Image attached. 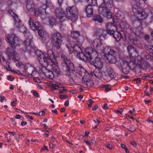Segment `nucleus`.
<instances>
[{
    "mask_svg": "<svg viewBox=\"0 0 153 153\" xmlns=\"http://www.w3.org/2000/svg\"><path fill=\"white\" fill-rule=\"evenodd\" d=\"M35 53L37 56L40 64L43 67L41 73L51 80L58 77L60 71L57 63H55L53 61L56 58L53 51L49 50L47 53H44L37 50Z\"/></svg>",
    "mask_w": 153,
    "mask_h": 153,
    "instance_id": "1",
    "label": "nucleus"
},
{
    "mask_svg": "<svg viewBox=\"0 0 153 153\" xmlns=\"http://www.w3.org/2000/svg\"><path fill=\"white\" fill-rule=\"evenodd\" d=\"M132 10L137 18V20L135 22V23L136 24H138L139 25L135 27L134 29H133L132 32L134 33L137 36L141 38L143 36V34L140 29L141 28H143L146 27V24L144 20L147 17L148 14L137 4L133 5L132 7Z\"/></svg>",
    "mask_w": 153,
    "mask_h": 153,
    "instance_id": "2",
    "label": "nucleus"
},
{
    "mask_svg": "<svg viewBox=\"0 0 153 153\" xmlns=\"http://www.w3.org/2000/svg\"><path fill=\"white\" fill-rule=\"evenodd\" d=\"M114 20H113V23L109 22L105 25V29L106 32L110 35L112 36L115 40L118 42L122 39L123 40L125 41L126 39V35L123 31L120 32L119 29L118 24L119 23Z\"/></svg>",
    "mask_w": 153,
    "mask_h": 153,
    "instance_id": "3",
    "label": "nucleus"
},
{
    "mask_svg": "<svg viewBox=\"0 0 153 153\" xmlns=\"http://www.w3.org/2000/svg\"><path fill=\"white\" fill-rule=\"evenodd\" d=\"M98 41V43L97 41V44H95L94 42L93 43L94 47L96 46L97 51H101V53L104 54L105 57L110 62H111L113 60L112 59L114 60V62H115V57L113 56L115 52L113 48L111 47L106 46L103 48V46L101 42L99 40Z\"/></svg>",
    "mask_w": 153,
    "mask_h": 153,
    "instance_id": "4",
    "label": "nucleus"
},
{
    "mask_svg": "<svg viewBox=\"0 0 153 153\" xmlns=\"http://www.w3.org/2000/svg\"><path fill=\"white\" fill-rule=\"evenodd\" d=\"M113 6L111 0H102L101 4L99 6V13L107 19H111L112 18V14L110 11Z\"/></svg>",
    "mask_w": 153,
    "mask_h": 153,
    "instance_id": "5",
    "label": "nucleus"
},
{
    "mask_svg": "<svg viewBox=\"0 0 153 153\" xmlns=\"http://www.w3.org/2000/svg\"><path fill=\"white\" fill-rule=\"evenodd\" d=\"M85 53L81 52V54L78 55V57L80 59L83 61L92 60L94 56H98L97 52L91 47L86 48L84 50Z\"/></svg>",
    "mask_w": 153,
    "mask_h": 153,
    "instance_id": "6",
    "label": "nucleus"
},
{
    "mask_svg": "<svg viewBox=\"0 0 153 153\" xmlns=\"http://www.w3.org/2000/svg\"><path fill=\"white\" fill-rule=\"evenodd\" d=\"M66 44V46L70 54L74 53L78 55L81 54L82 50L80 47V42L79 41H74L73 40L70 43L69 42Z\"/></svg>",
    "mask_w": 153,
    "mask_h": 153,
    "instance_id": "7",
    "label": "nucleus"
},
{
    "mask_svg": "<svg viewBox=\"0 0 153 153\" xmlns=\"http://www.w3.org/2000/svg\"><path fill=\"white\" fill-rule=\"evenodd\" d=\"M61 58L63 61V64L66 68V75L71 76L73 71H75L74 64L64 55H62Z\"/></svg>",
    "mask_w": 153,
    "mask_h": 153,
    "instance_id": "8",
    "label": "nucleus"
},
{
    "mask_svg": "<svg viewBox=\"0 0 153 153\" xmlns=\"http://www.w3.org/2000/svg\"><path fill=\"white\" fill-rule=\"evenodd\" d=\"M51 40L53 47H55L57 49H59L62 42V36L61 34L59 32L52 34Z\"/></svg>",
    "mask_w": 153,
    "mask_h": 153,
    "instance_id": "9",
    "label": "nucleus"
},
{
    "mask_svg": "<svg viewBox=\"0 0 153 153\" xmlns=\"http://www.w3.org/2000/svg\"><path fill=\"white\" fill-rule=\"evenodd\" d=\"M8 11L12 15L13 18L15 22V26H16L18 30L25 35V34L26 32V29L25 26L22 25L20 24L21 21L18 18L17 15L15 13L11 10H9Z\"/></svg>",
    "mask_w": 153,
    "mask_h": 153,
    "instance_id": "10",
    "label": "nucleus"
},
{
    "mask_svg": "<svg viewBox=\"0 0 153 153\" xmlns=\"http://www.w3.org/2000/svg\"><path fill=\"white\" fill-rule=\"evenodd\" d=\"M32 42V39L31 38H28L24 41L22 44L24 46L22 51L25 53L24 55L26 56L29 55L32 50L33 49L31 45Z\"/></svg>",
    "mask_w": 153,
    "mask_h": 153,
    "instance_id": "11",
    "label": "nucleus"
},
{
    "mask_svg": "<svg viewBox=\"0 0 153 153\" xmlns=\"http://www.w3.org/2000/svg\"><path fill=\"white\" fill-rule=\"evenodd\" d=\"M55 13L56 17L61 22L66 21L68 19L65 12L62 7L57 8L55 10Z\"/></svg>",
    "mask_w": 153,
    "mask_h": 153,
    "instance_id": "12",
    "label": "nucleus"
},
{
    "mask_svg": "<svg viewBox=\"0 0 153 153\" xmlns=\"http://www.w3.org/2000/svg\"><path fill=\"white\" fill-rule=\"evenodd\" d=\"M7 39L9 43L11 45L12 48H16L19 45V39L15 34L7 35Z\"/></svg>",
    "mask_w": 153,
    "mask_h": 153,
    "instance_id": "13",
    "label": "nucleus"
},
{
    "mask_svg": "<svg viewBox=\"0 0 153 153\" xmlns=\"http://www.w3.org/2000/svg\"><path fill=\"white\" fill-rule=\"evenodd\" d=\"M127 50L131 58H134L135 60H137L138 61L141 60V56L138 55L137 51L132 46L128 45Z\"/></svg>",
    "mask_w": 153,
    "mask_h": 153,
    "instance_id": "14",
    "label": "nucleus"
},
{
    "mask_svg": "<svg viewBox=\"0 0 153 153\" xmlns=\"http://www.w3.org/2000/svg\"><path fill=\"white\" fill-rule=\"evenodd\" d=\"M119 29L120 31H123L125 33V32L127 34L131 33L133 29L131 26L126 22L122 21L120 24L119 25Z\"/></svg>",
    "mask_w": 153,
    "mask_h": 153,
    "instance_id": "15",
    "label": "nucleus"
},
{
    "mask_svg": "<svg viewBox=\"0 0 153 153\" xmlns=\"http://www.w3.org/2000/svg\"><path fill=\"white\" fill-rule=\"evenodd\" d=\"M76 73L77 74L79 75V76H83L82 81L87 85L88 80L84 78V75L87 73H88L87 71L82 67L81 65L78 66L76 69Z\"/></svg>",
    "mask_w": 153,
    "mask_h": 153,
    "instance_id": "16",
    "label": "nucleus"
},
{
    "mask_svg": "<svg viewBox=\"0 0 153 153\" xmlns=\"http://www.w3.org/2000/svg\"><path fill=\"white\" fill-rule=\"evenodd\" d=\"M28 22L30 28L33 31L38 30L39 28H41L42 25L41 24L37 22H34L31 18H30Z\"/></svg>",
    "mask_w": 153,
    "mask_h": 153,
    "instance_id": "17",
    "label": "nucleus"
},
{
    "mask_svg": "<svg viewBox=\"0 0 153 153\" xmlns=\"http://www.w3.org/2000/svg\"><path fill=\"white\" fill-rule=\"evenodd\" d=\"M85 11L86 17L89 18H91L93 15L94 11V8L93 6L90 4H88L85 8Z\"/></svg>",
    "mask_w": 153,
    "mask_h": 153,
    "instance_id": "18",
    "label": "nucleus"
},
{
    "mask_svg": "<svg viewBox=\"0 0 153 153\" xmlns=\"http://www.w3.org/2000/svg\"><path fill=\"white\" fill-rule=\"evenodd\" d=\"M66 13L69 12L73 17H75L78 13L76 7L74 6L68 7L66 8Z\"/></svg>",
    "mask_w": 153,
    "mask_h": 153,
    "instance_id": "19",
    "label": "nucleus"
},
{
    "mask_svg": "<svg viewBox=\"0 0 153 153\" xmlns=\"http://www.w3.org/2000/svg\"><path fill=\"white\" fill-rule=\"evenodd\" d=\"M96 57L92 61V63L94 66L96 68H102L103 64L102 63L100 59L98 56H95Z\"/></svg>",
    "mask_w": 153,
    "mask_h": 153,
    "instance_id": "20",
    "label": "nucleus"
},
{
    "mask_svg": "<svg viewBox=\"0 0 153 153\" xmlns=\"http://www.w3.org/2000/svg\"><path fill=\"white\" fill-rule=\"evenodd\" d=\"M34 69V67L33 66H31L27 68H25L24 70L22 71V73H21V75L23 76H30V75L32 71H33Z\"/></svg>",
    "mask_w": 153,
    "mask_h": 153,
    "instance_id": "21",
    "label": "nucleus"
},
{
    "mask_svg": "<svg viewBox=\"0 0 153 153\" xmlns=\"http://www.w3.org/2000/svg\"><path fill=\"white\" fill-rule=\"evenodd\" d=\"M122 71L124 74H127L129 72L128 62L126 61H122L120 63Z\"/></svg>",
    "mask_w": 153,
    "mask_h": 153,
    "instance_id": "22",
    "label": "nucleus"
},
{
    "mask_svg": "<svg viewBox=\"0 0 153 153\" xmlns=\"http://www.w3.org/2000/svg\"><path fill=\"white\" fill-rule=\"evenodd\" d=\"M130 40L133 44L139 48H143L142 43L136 37H133L132 39H130Z\"/></svg>",
    "mask_w": 153,
    "mask_h": 153,
    "instance_id": "23",
    "label": "nucleus"
},
{
    "mask_svg": "<svg viewBox=\"0 0 153 153\" xmlns=\"http://www.w3.org/2000/svg\"><path fill=\"white\" fill-rule=\"evenodd\" d=\"M26 7L28 11L32 12L35 7V4L32 0H27Z\"/></svg>",
    "mask_w": 153,
    "mask_h": 153,
    "instance_id": "24",
    "label": "nucleus"
},
{
    "mask_svg": "<svg viewBox=\"0 0 153 153\" xmlns=\"http://www.w3.org/2000/svg\"><path fill=\"white\" fill-rule=\"evenodd\" d=\"M104 32H105V31L99 28H96L94 30L95 34L99 36H102L103 37H105L106 35L105 33H104Z\"/></svg>",
    "mask_w": 153,
    "mask_h": 153,
    "instance_id": "25",
    "label": "nucleus"
},
{
    "mask_svg": "<svg viewBox=\"0 0 153 153\" xmlns=\"http://www.w3.org/2000/svg\"><path fill=\"white\" fill-rule=\"evenodd\" d=\"M102 68H96L94 71V75L97 78L100 79L102 77V74L101 69Z\"/></svg>",
    "mask_w": 153,
    "mask_h": 153,
    "instance_id": "26",
    "label": "nucleus"
},
{
    "mask_svg": "<svg viewBox=\"0 0 153 153\" xmlns=\"http://www.w3.org/2000/svg\"><path fill=\"white\" fill-rule=\"evenodd\" d=\"M15 48H12L11 47L10 48H8L7 49L6 53L10 58L16 53Z\"/></svg>",
    "mask_w": 153,
    "mask_h": 153,
    "instance_id": "27",
    "label": "nucleus"
},
{
    "mask_svg": "<svg viewBox=\"0 0 153 153\" xmlns=\"http://www.w3.org/2000/svg\"><path fill=\"white\" fill-rule=\"evenodd\" d=\"M80 35L79 31H73L71 32V36L73 38L74 41H79L78 37Z\"/></svg>",
    "mask_w": 153,
    "mask_h": 153,
    "instance_id": "28",
    "label": "nucleus"
},
{
    "mask_svg": "<svg viewBox=\"0 0 153 153\" xmlns=\"http://www.w3.org/2000/svg\"><path fill=\"white\" fill-rule=\"evenodd\" d=\"M108 76L111 78H115L116 76L115 73L114 72L113 70L111 68H109L107 70Z\"/></svg>",
    "mask_w": 153,
    "mask_h": 153,
    "instance_id": "29",
    "label": "nucleus"
},
{
    "mask_svg": "<svg viewBox=\"0 0 153 153\" xmlns=\"http://www.w3.org/2000/svg\"><path fill=\"white\" fill-rule=\"evenodd\" d=\"M93 19L94 21L100 23H102L103 21L102 18L99 15H95L93 18Z\"/></svg>",
    "mask_w": 153,
    "mask_h": 153,
    "instance_id": "30",
    "label": "nucleus"
},
{
    "mask_svg": "<svg viewBox=\"0 0 153 153\" xmlns=\"http://www.w3.org/2000/svg\"><path fill=\"white\" fill-rule=\"evenodd\" d=\"M43 5H45L46 7L52 9L53 7V5L51 0H46L45 4H42Z\"/></svg>",
    "mask_w": 153,
    "mask_h": 153,
    "instance_id": "31",
    "label": "nucleus"
},
{
    "mask_svg": "<svg viewBox=\"0 0 153 153\" xmlns=\"http://www.w3.org/2000/svg\"><path fill=\"white\" fill-rule=\"evenodd\" d=\"M42 6H40L39 7V11L40 13L42 15H44L46 14V9L47 8L46 7L45 5H43V4H42Z\"/></svg>",
    "mask_w": 153,
    "mask_h": 153,
    "instance_id": "32",
    "label": "nucleus"
},
{
    "mask_svg": "<svg viewBox=\"0 0 153 153\" xmlns=\"http://www.w3.org/2000/svg\"><path fill=\"white\" fill-rule=\"evenodd\" d=\"M146 48L149 52L150 55L153 56V45L152 46H146Z\"/></svg>",
    "mask_w": 153,
    "mask_h": 153,
    "instance_id": "33",
    "label": "nucleus"
},
{
    "mask_svg": "<svg viewBox=\"0 0 153 153\" xmlns=\"http://www.w3.org/2000/svg\"><path fill=\"white\" fill-rule=\"evenodd\" d=\"M10 58L12 59L14 61L16 62L19 60L20 57L19 54L16 52Z\"/></svg>",
    "mask_w": 153,
    "mask_h": 153,
    "instance_id": "34",
    "label": "nucleus"
},
{
    "mask_svg": "<svg viewBox=\"0 0 153 153\" xmlns=\"http://www.w3.org/2000/svg\"><path fill=\"white\" fill-rule=\"evenodd\" d=\"M129 71H130V69L134 70L136 67V63L133 62H131L129 63L128 62Z\"/></svg>",
    "mask_w": 153,
    "mask_h": 153,
    "instance_id": "35",
    "label": "nucleus"
},
{
    "mask_svg": "<svg viewBox=\"0 0 153 153\" xmlns=\"http://www.w3.org/2000/svg\"><path fill=\"white\" fill-rule=\"evenodd\" d=\"M49 22L50 25L52 27L56 23L55 19L53 18H51L49 19Z\"/></svg>",
    "mask_w": 153,
    "mask_h": 153,
    "instance_id": "36",
    "label": "nucleus"
},
{
    "mask_svg": "<svg viewBox=\"0 0 153 153\" xmlns=\"http://www.w3.org/2000/svg\"><path fill=\"white\" fill-rule=\"evenodd\" d=\"M33 13L36 16H37L39 14L40 12L39 9L34 8L33 10Z\"/></svg>",
    "mask_w": 153,
    "mask_h": 153,
    "instance_id": "37",
    "label": "nucleus"
},
{
    "mask_svg": "<svg viewBox=\"0 0 153 153\" xmlns=\"http://www.w3.org/2000/svg\"><path fill=\"white\" fill-rule=\"evenodd\" d=\"M120 145L121 148L124 149L126 153H129V152L128 150L125 145L123 144H121Z\"/></svg>",
    "mask_w": 153,
    "mask_h": 153,
    "instance_id": "38",
    "label": "nucleus"
},
{
    "mask_svg": "<svg viewBox=\"0 0 153 153\" xmlns=\"http://www.w3.org/2000/svg\"><path fill=\"white\" fill-rule=\"evenodd\" d=\"M41 28H39L38 30V34L40 36V37L43 38L44 37V31L41 30Z\"/></svg>",
    "mask_w": 153,
    "mask_h": 153,
    "instance_id": "39",
    "label": "nucleus"
},
{
    "mask_svg": "<svg viewBox=\"0 0 153 153\" xmlns=\"http://www.w3.org/2000/svg\"><path fill=\"white\" fill-rule=\"evenodd\" d=\"M127 129L131 132H134L136 130V128L133 125L130 126L128 128H127Z\"/></svg>",
    "mask_w": 153,
    "mask_h": 153,
    "instance_id": "40",
    "label": "nucleus"
},
{
    "mask_svg": "<svg viewBox=\"0 0 153 153\" xmlns=\"http://www.w3.org/2000/svg\"><path fill=\"white\" fill-rule=\"evenodd\" d=\"M123 111V108H121L119 110H117L114 111V112L118 115L121 114Z\"/></svg>",
    "mask_w": 153,
    "mask_h": 153,
    "instance_id": "41",
    "label": "nucleus"
},
{
    "mask_svg": "<svg viewBox=\"0 0 153 153\" xmlns=\"http://www.w3.org/2000/svg\"><path fill=\"white\" fill-rule=\"evenodd\" d=\"M22 113L24 115H25L26 117L27 118H28V117H29L30 119L31 120H33V117L32 116H30L29 115H27L28 113L27 112H25L24 111H22Z\"/></svg>",
    "mask_w": 153,
    "mask_h": 153,
    "instance_id": "42",
    "label": "nucleus"
},
{
    "mask_svg": "<svg viewBox=\"0 0 153 153\" xmlns=\"http://www.w3.org/2000/svg\"><path fill=\"white\" fill-rule=\"evenodd\" d=\"M51 87L52 90H55L57 89L56 87H59V85L53 84L51 85Z\"/></svg>",
    "mask_w": 153,
    "mask_h": 153,
    "instance_id": "43",
    "label": "nucleus"
},
{
    "mask_svg": "<svg viewBox=\"0 0 153 153\" xmlns=\"http://www.w3.org/2000/svg\"><path fill=\"white\" fill-rule=\"evenodd\" d=\"M49 147L50 148L53 149L56 146V144H54L53 142L49 143Z\"/></svg>",
    "mask_w": 153,
    "mask_h": 153,
    "instance_id": "44",
    "label": "nucleus"
},
{
    "mask_svg": "<svg viewBox=\"0 0 153 153\" xmlns=\"http://www.w3.org/2000/svg\"><path fill=\"white\" fill-rule=\"evenodd\" d=\"M33 95L36 97L39 98L40 96L38 93V92L36 91H34L33 92Z\"/></svg>",
    "mask_w": 153,
    "mask_h": 153,
    "instance_id": "45",
    "label": "nucleus"
},
{
    "mask_svg": "<svg viewBox=\"0 0 153 153\" xmlns=\"http://www.w3.org/2000/svg\"><path fill=\"white\" fill-rule=\"evenodd\" d=\"M37 73L36 69L34 68V69L33 70V71H32L31 73L30 74V77H31L32 76H34L36 75V74Z\"/></svg>",
    "mask_w": 153,
    "mask_h": 153,
    "instance_id": "46",
    "label": "nucleus"
},
{
    "mask_svg": "<svg viewBox=\"0 0 153 153\" xmlns=\"http://www.w3.org/2000/svg\"><path fill=\"white\" fill-rule=\"evenodd\" d=\"M103 87L105 88V90L106 91H109L111 90V87L109 86L105 85L103 86Z\"/></svg>",
    "mask_w": 153,
    "mask_h": 153,
    "instance_id": "47",
    "label": "nucleus"
},
{
    "mask_svg": "<svg viewBox=\"0 0 153 153\" xmlns=\"http://www.w3.org/2000/svg\"><path fill=\"white\" fill-rule=\"evenodd\" d=\"M7 79L11 81H13L14 79V77L12 76L9 75L7 76Z\"/></svg>",
    "mask_w": 153,
    "mask_h": 153,
    "instance_id": "48",
    "label": "nucleus"
},
{
    "mask_svg": "<svg viewBox=\"0 0 153 153\" xmlns=\"http://www.w3.org/2000/svg\"><path fill=\"white\" fill-rule=\"evenodd\" d=\"M87 2H88L90 0H85ZM92 5L95 6L97 4V0H91Z\"/></svg>",
    "mask_w": 153,
    "mask_h": 153,
    "instance_id": "49",
    "label": "nucleus"
},
{
    "mask_svg": "<svg viewBox=\"0 0 153 153\" xmlns=\"http://www.w3.org/2000/svg\"><path fill=\"white\" fill-rule=\"evenodd\" d=\"M107 147L109 149H112L113 146L111 144L108 143L106 144Z\"/></svg>",
    "mask_w": 153,
    "mask_h": 153,
    "instance_id": "50",
    "label": "nucleus"
},
{
    "mask_svg": "<svg viewBox=\"0 0 153 153\" xmlns=\"http://www.w3.org/2000/svg\"><path fill=\"white\" fill-rule=\"evenodd\" d=\"M84 141L88 146H91V143L90 141L87 140L86 139H85L84 140Z\"/></svg>",
    "mask_w": 153,
    "mask_h": 153,
    "instance_id": "51",
    "label": "nucleus"
},
{
    "mask_svg": "<svg viewBox=\"0 0 153 153\" xmlns=\"http://www.w3.org/2000/svg\"><path fill=\"white\" fill-rule=\"evenodd\" d=\"M59 97L61 99H65L67 98V96L66 95L61 94L59 95Z\"/></svg>",
    "mask_w": 153,
    "mask_h": 153,
    "instance_id": "52",
    "label": "nucleus"
},
{
    "mask_svg": "<svg viewBox=\"0 0 153 153\" xmlns=\"http://www.w3.org/2000/svg\"><path fill=\"white\" fill-rule=\"evenodd\" d=\"M130 144L134 147H135L137 146L136 142L134 141H132L130 142Z\"/></svg>",
    "mask_w": 153,
    "mask_h": 153,
    "instance_id": "53",
    "label": "nucleus"
},
{
    "mask_svg": "<svg viewBox=\"0 0 153 153\" xmlns=\"http://www.w3.org/2000/svg\"><path fill=\"white\" fill-rule=\"evenodd\" d=\"M10 121L13 124V125H17V123L15 121V120L13 118H11Z\"/></svg>",
    "mask_w": 153,
    "mask_h": 153,
    "instance_id": "54",
    "label": "nucleus"
},
{
    "mask_svg": "<svg viewBox=\"0 0 153 153\" xmlns=\"http://www.w3.org/2000/svg\"><path fill=\"white\" fill-rule=\"evenodd\" d=\"M16 66L19 68H21L22 65V64L20 62H18L16 64Z\"/></svg>",
    "mask_w": 153,
    "mask_h": 153,
    "instance_id": "55",
    "label": "nucleus"
},
{
    "mask_svg": "<svg viewBox=\"0 0 153 153\" xmlns=\"http://www.w3.org/2000/svg\"><path fill=\"white\" fill-rule=\"evenodd\" d=\"M102 108L103 109H106L108 108V107L107 106V104L106 103H105L102 106Z\"/></svg>",
    "mask_w": 153,
    "mask_h": 153,
    "instance_id": "56",
    "label": "nucleus"
},
{
    "mask_svg": "<svg viewBox=\"0 0 153 153\" xmlns=\"http://www.w3.org/2000/svg\"><path fill=\"white\" fill-rule=\"evenodd\" d=\"M17 100L16 99L15 100V101H11V105L12 106H14L16 105V103L15 102H17Z\"/></svg>",
    "mask_w": 153,
    "mask_h": 153,
    "instance_id": "57",
    "label": "nucleus"
},
{
    "mask_svg": "<svg viewBox=\"0 0 153 153\" xmlns=\"http://www.w3.org/2000/svg\"><path fill=\"white\" fill-rule=\"evenodd\" d=\"M45 111L44 110H43L41 111H40L39 113V115L40 116H42L45 114Z\"/></svg>",
    "mask_w": 153,
    "mask_h": 153,
    "instance_id": "58",
    "label": "nucleus"
},
{
    "mask_svg": "<svg viewBox=\"0 0 153 153\" xmlns=\"http://www.w3.org/2000/svg\"><path fill=\"white\" fill-rule=\"evenodd\" d=\"M125 117H126V118H130L132 120L134 119V117L131 116H130L127 114H126L125 115Z\"/></svg>",
    "mask_w": 153,
    "mask_h": 153,
    "instance_id": "59",
    "label": "nucleus"
},
{
    "mask_svg": "<svg viewBox=\"0 0 153 153\" xmlns=\"http://www.w3.org/2000/svg\"><path fill=\"white\" fill-rule=\"evenodd\" d=\"M89 133H90L89 131H86L85 132V135H81L83 137H88V135L89 134Z\"/></svg>",
    "mask_w": 153,
    "mask_h": 153,
    "instance_id": "60",
    "label": "nucleus"
},
{
    "mask_svg": "<svg viewBox=\"0 0 153 153\" xmlns=\"http://www.w3.org/2000/svg\"><path fill=\"white\" fill-rule=\"evenodd\" d=\"M63 0H58V3L60 7L62 6V4L63 2Z\"/></svg>",
    "mask_w": 153,
    "mask_h": 153,
    "instance_id": "61",
    "label": "nucleus"
},
{
    "mask_svg": "<svg viewBox=\"0 0 153 153\" xmlns=\"http://www.w3.org/2000/svg\"><path fill=\"white\" fill-rule=\"evenodd\" d=\"M129 112L131 114H132L133 113H135L136 112V110L135 108H133L132 110H130L129 111Z\"/></svg>",
    "mask_w": 153,
    "mask_h": 153,
    "instance_id": "62",
    "label": "nucleus"
},
{
    "mask_svg": "<svg viewBox=\"0 0 153 153\" xmlns=\"http://www.w3.org/2000/svg\"><path fill=\"white\" fill-rule=\"evenodd\" d=\"M27 124V123L26 121H22L21 122V125L22 126H24Z\"/></svg>",
    "mask_w": 153,
    "mask_h": 153,
    "instance_id": "63",
    "label": "nucleus"
},
{
    "mask_svg": "<svg viewBox=\"0 0 153 153\" xmlns=\"http://www.w3.org/2000/svg\"><path fill=\"white\" fill-rule=\"evenodd\" d=\"M67 90L63 88L59 91V93H64Z\"/></svg>",
    "mask_w": 153,
    "mask_h": 153,
    "instance_id": "64",
    "label": "nucleus"
}]
</instances>
